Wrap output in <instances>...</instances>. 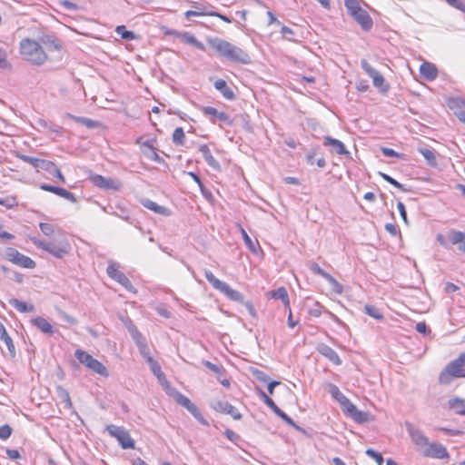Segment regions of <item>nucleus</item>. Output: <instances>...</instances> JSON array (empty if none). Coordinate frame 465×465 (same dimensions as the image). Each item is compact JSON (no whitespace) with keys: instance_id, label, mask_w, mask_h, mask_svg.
<instances>
[{"instance_id":"6e6552de","label":"nucleus","mask_w":465,"mask_h":465,"mask_svg":"<svg viewBox=\"0 0 465 465\" xmlns=\"http://www.w3.org/2000/svg\"><path fill=\"white\" fill-rule=\"evenodd\" d=\"M5 259L22 268L34 269L36 265L34 260L19 252L15 248H7L5 250Z\"/></svg>"},{"instance_id":"a18cd8bd","label":"nucleus","mask_w":465,"mask_h":465,"mask_svg":"<svg viewBox=\"0 0 465 465\" xmlns=\"http://www.w3.org/2000/svg\"><path fill=\"white\" fill-rule=\"evenodd\" d=\"M259 394L262 398L264 403L268 407H270L274 412H276V411L279 410V408L275 405L273 401L268 395H266V393L263 391L259 390Z\"/></svg>"},{"instance_id":"bb28decb","label":"nucleus","mask_w":465,"mask_h":465,"mask_svg":"<svg viewBox=\"0 0 465 465\" xmlns=\"http://www.w3.org/2000/svg\"><path fill=\"white\" fill-rule=\"evenodd\" d=\"M447 406L450 410H453L455 413L465 416V400L452 398L448 401Z\"/></svg>"},{"instance_id":"a211bd4d","label":"nucleus","mask_w":465,"mask_h":465,"mask_svg":"<svg viewBox=\"0 0 465 465\" xmlns=\"http://www.w3.org/2000/svg\"><path fill=\"white\" fill-rule=\"evenodd\" d=\"M106 272L112 279L121 283L124 288H128L130 282L120 271L119 266L116 263H110L107 266Z\"/></svg>"},{"instance_id":"72a5a7b5","label":"nucleus","mask_w":465,"mask_h":465,"mask_svg":"<svg viewBox=\"0 0 465 465\" xmlns=\"http://www.w3.org/2000/svg\"><path fill=\"white\" fill-rule=\"evenodd\" d=\"M172 139L176 145L183 146L185 144L186 137L183 127H176L174 129Z\"/></svg>"},{"instance_id":"37998d69","label":"nucleus","mask_w":465,"mask_h":465,"mask_svg":"<svg viewBox=\"0 0 465 465\" xmlns=\"http://www.w3.org/2000/svg\"><path fill=\"white\" fill-rule=\"evenodd\" d=\"M208 10L206 8V6L204 5H202V7H199V10L198 11H193V10H188L184 13V15L186 18H190L192 16H208Z\"/></svg>"},{"instance_id":"39448f33","label":"nucleus","mask_w":465,"mask_h":465,"mask_svg":"<svg viewBox=\"0 0 465 465\" xmlns=\"http://www.w3.org/2000/svg\"><path fill=\"white\" fill-rule=\"evenodd\" d=\"M20 159L27 163H30L34 167L40 168L50 173L55 176L61 183H66L64 175L54 162L28 155H20Z\"/></svg>"},{"instance_id":"2f4dec72","label":"nucleus","mask_w":465,"mask_h":465,"mask_svg":"<svg viewBox=\"0 0 465 465\" xmlns=\"http://www.w3.org/2000/svg\"><path fill=\"white\" fill-rule=\"evenodd\" d=\"M10 304L20 312H32L34 311V305L29 304L25 302L19 301L17 299H11Z\"/></svg>"},{"instance_id":"338daca9","label":"nucleus","mask_w":465,"mask_h":465,"mask_svg":"<svg viewBox=\"0 0 465 465\" xmlns=\"http://www.w3.org/2000/svg\"><path fill=\"white\" fill-rule=\"evenodd\" d=\"M362 67L363 69L365 70V72L368 74V75L370 77H371L372 75H374V74H376L378 71H376L375 69H373L367 62H362Z\"/></svg>"},{"instance_id":"473e14b6","label":"nucleus","mask_w":465,"mask_h":465,"mask_svg":"<svg viewBox=\"0 0 465 465\" xmlns=\"http://www.w3.org/2000/svg\"><path fill=\"white\" fill-rule=\"evenodd\" d=\"M148 364L150 365L151 371L156 376L159 381H162V380H164V373L162 371V368L160 364L153 359V357H148Z\"/></svg>"},{"instance_id":"69168bd1","label":"nucleus","mask_w":465,"mask_h":465,"mask_svg":"<svg viewBox=\"0 0 465 465\" xmlns=\"http://www.w3.org/2000/svg\"><path fill=\"white\" fill-rule=\"evenodd\" d=\"M0 238L4 240H13L15 236L5 231L3 225L0 224Z\"/></svg>"},{"instance_id":"f704fd0d","label":"nucleus","mask_w":465,"mask_h":465,"mask_svg":"<svg viewBox=\"0 0 465 465\" xmlns=\"http://www.w3.org/2000/svg\"><path fill=\"white\" fill-rule=\"evenodd\" d=\"M205 277L213 288L220 291H228L226 285L219 281L211 272H205Z\"/></svg>"},{"instance_id":"c85d7f7f","label":"nucleus","mask_w":465,"mask_h":465,"mask_svg":"<svg viewBox=\"0 0 465 465\" xmlns=\"http://www.w3.org/2000/svg\"><path fill=\"white\" fill-rule=\"evenodd\" d=\"M0 340L5 342L9 352L14 355L15 353V347L12 338L8 335L5 326L0 322Z\"/></svg>"},{"instance_id":"bf43d9fd","label":"nucleus","mask_w":465,"mask_h":465,"mask_svg":"<svg viewBox=\"0 0 465 465\" xmlns=\"http://www.w3.org/2000/svg\"><path fill=\"white\" fill-rule=\"evenodd\" d=\"M272 298L281 299L286 306H289V299L287 292H272Z\"/></svg>"},{"instance_id":"0eeeda50","label":"nucleus","mask_w":465,"mask_h":465,"mask_svg":"<svg viewBox=\"0 0 465 465\" xmlns=\"http://www.w3.org/2000/svg\"><path fill=\"white\" fill-rule=\"evenodd\" d=\"M340 403L343 413L358 423H364L370 420L368 413L359 411L356 406L347 398L341 397Z\"/></svg>"},{"instance_id":"412c9836","label":"nucleus","mask_w":465,"mask_h":465,"mask_svg":"<svg viewBox=\"0 0 465 465\" xmlns=\"http://www.w3.org/2000/svg\"><path fill=\"white\" fill-rule=\"evenodd\" d=\"M319 353L327 358L334 365H341V360L337 354V352L326 344H320L317 348Z\"/></svg>"},{"instance_id":"774afa93","label":"nucleus","mask_w":465,"mask_h":465,"mask_svg":"<svg viewBox=\"0 0 465 465\" xmlns=\"http://www.w3.org/2000/svg\"><path fill=\"white\" fill-rule=\"evenodd\" d=\"M362 67L363 69L365 70V72L368 74V75L370 77H371L372 75H374V74H376L378 71H376L375 69H373L367 62H362Z\"/></svg>"},{"instance_id":"aec40b11","label":"nucleus","mask_w":465,"mask_h":465,"mask_svg":"<svg viewBox=\"0 0 465 465\" xmlns=\"http://www.w3.org/2000/svg\"><path fill=\"white\" fill-rule=\"evenodd\" d=\"M141 203L143 207L157 214L163 216H170L172 214V211L169 208L159 205L156 203L153 202L152 200L143 199L141 200Z\"/></svg>"},{"instance_id":"f3484780","label":"nucleus","mask_w":465,"mask_h":465,"mask_svg":"<svg viewBox=\"0 0 465 465\" xmlns=\"http://www.w3.org/2000/svg\"><path fill=\"white\" fill-rule=\"evenodd\" d=\"M40 189L43 191H45V192L54 193L60 197L66 199L67 201H69L71 203H74L77 202V199L74 196V194L63 187H57V186L50 185L47 183H42L40 185Z\"/></svg>"},{"instance_id":"4c0bfd02","label":"nucleus","mask_w":465,"mask_h":465,"mask_svg":"<svg viewBox=\"0 0 465 465\" xmlns=\"http://www.w3.org/2000/svg\"><path fill=\"white\" fill-rule=\"evenodd\" d=\"M17 198L15 195H7L5 197H0V205L5 206L7 209L17 206Z\"/></svg>"},{"instance_id":"680f3d73","label":"nucleus","mask_w":465,"mask_h":465,"mask_svg":"<svg viewBox=\"0 0 465 465\" xmlns=\"http://www.w3.org/2000/svg\"><path fill=\"white\" fill-rule=\"evenodd\" d=\"M275 413L279 417H281L286 423H288L290 425H294L293 420L286 413H284L282 411H281L280 409L277 410Z\"/></svg>"},{"instance_id":"603ef678","label":"nucleus","mask_w":465,"mask_h":465,"mask_svg":"<svg viewBox=\"0 0 465 465\" xmlns=\"http://www.w3.org/2000/svg\"><path fill=\"white\" fill-rule=\"evenodd\" d=\"M415 329L419 333H421L423 335H427L430 332V328L424 322H418L415 326Z\"/></svg>"},{"instance_id":"c756f323","label":"nucleus","mask_w":465,"mask_h":465,"mask_svg":"<svg viewBox=\"0 0 465 465\" xmlns=\"http://www.w3.org/2000/svg\"><path fill=\"white\" fill-rule=\"evenodd\" d=\"M462 104H465V103L459 100H453L449 105L451 109H456L454 111L455 115L460 122L465 124V106Z\"/></svg>"},{"instance_id":"7c9ffc66","label":"nucleus","mask_w":465,"mask_h":465,"mask_svg":"<svg viewBox=\"0 0 465 465\" xmlns=\"http://www.w3.org/2000/svg\"><path fill=\"white\" fill-rule=\"evenodd\" d=\"M240 232H241V234L242 236V239L246 244V246L248 247V249L253 252V253H258V252L261 250L260 248V245L258 243V242H253L250 236L248 235V233L246 232V231L240 226Z\"/></svg>"},{"instance_id":"a19ab883","label":"nucleus","mask_w":465,"mask_h":465,"mask_svg":"<svg viewBox=\"0 0 465 465\" xmlns=\"http://www.w3.org/2000/svg\"><path fill=\"white\" fill-rule=\"evenodd\" d=\"M129 331L137 346L146 341L143 335L135 326L133 325L131 328H129Z\"/></svg>"},{"instance_id":"6ab92c4d","label":"nucleus","mask_w":465,"mask_h":465,"mask_svg":"<svg viewBox=\"0 0 465 465\" xmlns=\"http://www.w3.org/2000/svg\"><path fill=\"white\" fill-rule=\"evenodd\" d=\"M420 75L427 81H433L438 76L436 65L430 62H423L420 66Z\"/></svg>"},{"instance_id":"9b49d317","label":"nucleus","mask_w":465,"mask_h":465,"mask_svg":"<svg viewBox=\"0 0 465 465\" xmlns=\"http://www.w3.org/2000/svg\"><path fill=\"white\" fill-rule=\"evenodd\" d=\"M90 182L96 187L107 191H119L122 183L118 179L104 177L101 174H93L89 177Z\"/></svg>"},{"instance_id":"09e8293b","label":"nucleus","mask_w":465,"mask_h":465,"mask_svg":"<svg viewBox=\"0 0 465 465\" xmlns=\"http://www.w3.org/2000/svg\"><path fill=\"white\" fill-rule=\"evenodd\" d=\"M12 434V428L7 425V424H5V425H2L0 426V439L1 440H7Z\"/></svg>"},{"instance_id":"ea45409f","label":"nucleus","mask_w":465,"mask_h":465,"mask_svg":"<svg viewBox=\"0 0 465 465\" xmlns=\"http://www.w3.org/2000/svg\"><path fill=\"white\" fill-rule=\"evenodd\" d=\"M72 118L88 128H95L99 126V123L89 118L72 116Z\"/></svg>"},{"instance_id":"7ed1b4c3","label":"nucleus","mask_w":465,"mask_h":465,"mask_svg":"<svg viewBox=\"0 0 465 465\" xmlns=\"http://www.w3.org/2000/svg\"><path fill=\"white\" fill-rule=\"evenodd\" d=\"M211 46L217 54L232 62L247 63L248 54L240 47L231 44L228 41L215 38L210 41Z\"/></svg>"},{"instance_id":"58836bf2","label":"nucleus","mask_w":465,"mask_h":465,"mask_svg":"<svg viewBox=\"0 0 465 465\" xmlns=\"http://www.w3.org/2000/svg\"><path fill=\"white\" fill-rule=\"evenodd\" d=\"M115 32L123 38L126 40H134L136 38L135 35L132 31H128L124 25H118L115 28Z\"/></svg>"},{"instance_id":"49530a36","label":"nucleus","mask_w":465,"mask_h":465,"mask_svg":"<svg viewBox=\"0 0 465 465\" xmlns=\"http://www.w3.org/2000/svg\"><path fill=\"white\" fill-rule=\"evenodd\" d=\"M366 454L369 457L372 458L377 462L378 465H382L383 464L384 460H383V457H382V455L381 453L375 451L372 449H368L366 450Z\"/></svg>"},{"instance_id":"c9c22d12","label":"nucleus","mask_w":465,"mask_h":465,"mask_svg":"<svg viewBox=\"0 0 465 465\" xmlns=\"http://www.w3.org/2000/svg\"><path fill=\"white\" fill-rule=\"evenodd\" d=\"M180 38H182L187 44L194 45L196 48H198L200 50L205 49V46L203 45V43L198 41L193 35H192L188 33H181Z\"/></svg>"},{"instance_id":"423d86ee","label":"nucleus","mask_w":465,"mask_h":465,"mask_svg":"<svg viewBox=\"0 0 465 465\" xmlns=\"http://www.w3.org/2000/svg\"><path fill=\"white\" fill-rule=\"evenodd\" d=\"M74 356L82 364H84L86 368L90 369L94 372L103 377L109 376L107 368L101 361L93 358V356L85 351L77 349L74 352Z\"/></svg>"},{"instance_id":"f257e3e1","label":"nucleus","mask_w":465,"mask_h":465,"mask_svg":"<svg viewBox=\"0 0 465 465\" xmlns=\"http://www.w3.org/2000/svg\"><path fill=\"white\" fill-rule=\"evenodd\" d=\"M61 45L50 35L42 36L39 41L32 38H24L19 44V52L22 57L30 64L41 65L48 60V53L60 51Z\"/></svg>"},{"instance_id":"1a4fd4ad","label":"nucleus","mask_w":465,"mask_h":465,"mask_svg":"<svg viewBox=\"0 0 465 465\" xmlns=\"http://www.w3.org/2000/svg\"><path fill=\"white\" fill-rule=\"evenodd\" d=\"M173 398L176 401L177 404L185 408L196 420H198L202 424L208 426L207 420L202 415L198 407L191 401V400L182 394L179 391H173Z\"/></svg>"},{"instance_id":"393cba45","label":"nucleus","mask_w":465,"mask_h":465,"mask_svg":"<svg viewBox=\"0 0 465 465\" xmlns=\"http://www.w3.org/2000/svg\"><path fill=\"white\" fill-rule=\"evenodd\" d=\"M323 144L326 146H331L338 154L348 153V151L346 150L344 144L341 141L331 138L330 136L324 137Z\"/></svg>"},{"instance_id":"864d4df0","label":"nucleus","mask_w":465,"mask_h":465,"mask_svg":"<svg viewBox=\"0 0 465 465\" xmlns=\"http://www.w3.org/2000/svg\"><path fill=\"white\" fill-rule=\"evenodd\" d=\"M381 176L386 181L388 182L389 183H391V185H393L394 187L398 188V189H401V190H403V187H402V184H401L399 182H397L395 179H393L392 177H391L390 175L386 174V173H381Z\"/></svg>"},{"instance_id":"79ce46f5","label":"nucleus","mask_w":465,"mask_h":465,"mask_svg":"<svg viewBox=\"0 0 465 465\" xmlns=\"http://www.w3.org/2000/svg\"><path fill=\"white\" fill-rule=\"evenodd\" d=\"M364 311L368 315L373 317L374 319L381 320L383 318L380 310L373 305H370V304L365 305Z\"/></svg>"},{"instance_id":"b1692460","label":"nucleus","mask_w":465,"mask_h":465,"mask_svg":"<svg viewBox=\"0 0 465 465\" xmlns=\"http://www.w3.org/2000/svg\"><path fill=\"white\" fill-rule=\"evenodd\" d=\"M199 151L203 154V157L204 158L205 162L210 165L211 167L214 169L220 168L219 162L213 157V155L211 153V150L207 144H202L199 147Z\"/></svg>"},{"instance_id":"de8ad7c7","label":"nucleus","mask_w":465,"mask_h":465,"mask_svg":"<svg viewBox=\"0 0 465 465\" xmlns=\"http://www.w3.org/2000/svg\"><path fill=\"white\" fill-rule=\"evenodd\" d=\"M10 67H11V64L7 60L6 51L0 47V68L7 69Z\"/></svg>"},{"instance_id":"4468645a","label":"nucleus","mask_w":465,"mask_h":465,"mask_svg":"<svg viewBox=\"0 0 465 465\" xmlns=\"http://www.w3.org/2000/svg\"><path fill=\"white\" fill-rule=\"evenodd\" d=\"M212 407L218 413L230 415L236 420H241L242 417L241 412L234 406L225 401H217Z\"/></svg>"},{"instance_id":"9d476101","label":"nucleus","mask_w":465,"mask_h":465,"mask_svg":"<svg viewBox=\"0 0 465 465\" xmlns=\"http://www.w3.org/2000/svg\"><path fill=\"white\" fill-rule=\"evenodd\" d=\"M106 430L112 437L118 440L123 449H134L135 442L125 429L115 425H108Z\"/></svg>"},{"instance_id":"5701e85b","label":"nucleus","mask_w":465,"mask_h":465,"mask_svg":"<svg viewBox=\"0 0 465 465\" xmlns=\"http://www.w3.org/2000/svg\"><path fill=\"white\" fill-rule=\"evenodd\" d=\"M214 87L223 95L227 100H233L235 94L233 91L228 86L227 83L223 79H217L214 82Z\"/></svg>"},{"instance_id":"6e6d98bb","label":"nucleus","mask_w":465,"mask_h":465,"mask_svg":"<svg viewBox=\"0 0 465 465\" xmlns=\"http://www.w3.org/2000/svg\"><path fill=\"white\" fill-rule=\"evenodd\" d=\"M139 351L143 355V357L148 361V357H152L150 354V350L148 345L146 344V341L138 345Z\"/></svg>"},{"instance_id":"20e7f679","label":"nucleus","mask_w":465,"mask_h":465,"mask_svg":"<svg viewBox=\"0 0 465 465\" xmlns=\"http://www.w3.org/2000/svg\"><path fill=\"white\" fill-rule=\"evenodd\" d=\"M345 7L348 13L364 30H370L372 26V19L366 10L361 8L360 0H345Z\"/></svg>"},{"instance_id":"0e129e2a","label":"nucleus","mask_w":465,"mask_h":465,"mask_svg":"<svg viewBox=\"0 0 465 465\" xmlns=\"http://www.w3.org/2000/svg\"><path fill=\"white\" fill-rule=\"evenodd\" d=\"M385 229L390 234L393 236L397 235L400 232L397 226L394 223H387L385 225Z\"/></svg>"},{"instance_id":"e433bc0d","label":"nucleus","mask_w":465,"mask_h":465,"mask_svg":"<svg viewBox=\"0 0 465 465\" xmlns=\"http://www.w3.org/2000/svg\"><path fill=\"white\" fill-rule=\"evenodd\" d=\"M39 227L41 232L49 238L55 236V234L57 233L55 227L52 223H40Z\"/></svg>"},{"instance_id":"052dcab7","label":"nucleus","mask_w":465,"mask_h":465,"mask_svg":"<svg viewBox=\"0 0 465 465\" xmlns=\"http://www.w3.org/2000/svg\"><path fill=\"white\" fill-rule=\"evenodd\" d=\"M281 32L282 36L288 40H291V36L294 35L293 31L290 27L285 25L282 26Z\"/></svg>"},{"instance_id":"13d9d810","label":"nucleus","mask_w":465,"mask_h":465,"mask_svg":"<svg viewBox=\"0 0 465 465\" xmlns=\"http://www.w3.org/2000/svg\"><path fill=\"white\" fill-rule=\"evenodd\" d=\"M397 208H398V210L400 212V214H401L402 220L404 221L405 223H408V219H407V213H406V209H405L404 203H401V202H399L397 203Z\"/></svg>"},{"instance_id":"4be33fe9","label":"nucleus","mask_w":465,"mask_h":465,"mask_svg":"<svg viewBox=\"0 0 465 465\" xmlns=\"http://www.w3.org/2000/svg\"><path fill=\"white\" fill-rule=\"evenodd\" d=\"M448 240L451 244H459L458 249L465 252V233L462 232L451 230L447 233Z\"/></svg>"},{"instance_id":"f03ea898","label":"nucleus","mask_w":465,"mask_h":465,"mask_svg":"<svg viewBox=\"0 0 465 465\" xmlns=\"http://www.w3.org/2000/svg\"><path fill=\"white\" fill-rule=\"evenodd\" d=\"M30 240L39 249L59 259L68 254L71 250V245L67 238L64 233L59 230H57L55 236L50 238L49 241H43L36 237H31Z\"/></svg>"},{"instance_id":"a878e982","label":"nucleus","mask_w":465,"mask_h":465,"mask_svg":"<svg viewBox=\"0 0 465 465\" xmlns=\"http://www.w3.org/2000/svg\"><path fill=\"white\" fill-rule=\"evenodd\" d=\"M31 322L34 326H35L37 329H39L44 333H46V334L54 333L53 326L48 322L47 320H45L43 317H35L31 320Z\"/></svg>"},{"instance_id":"cd10ccee","label":"nucleus","mask_w":465,"mask_h":465,"mask_svg":"<svg viewBox=\"0 0 465 465\" xmlns=\"http://www.w3.org/2000/svg\"><path fill=\"white\" fill-rule=\"evenodd\" d=\"M420 153L424 157V159L427 161L428 164L430 166H436L437 165V152L433 149H429L426 147H420L419 148Z\"/></svg>"},{"instance_id":"e2e57ef3","label":"nucleus","mask_w":465,"mask_h":465,"mask_svg":"<svg viewBox=\"0 0 465 465\" xmlns=\"http://www.w3.org/2000/svg\"><path fill=\"white\" fill-rule=\"evenodd\" d=\"M208 16H213V17H218L220 18L221 20H223V22L225 23H231V19L228 18L227 16L220 14V13H217V12H214V11H209L208 12Z\"/></svg>"},{"instance_id":"c03bdc74","label":"nucleus","mask_w":465,"mask_h":465,"mask_svg":"<svg viewBox=\"0 0 465 465\" xmlns=\"http://www.w3.org/2000/svg\"><path fill=\"white\" fill-rule=\"evenodd\" d=\"M204 365L212 371H213L214 373H216L219 376H224V373H225V370L223 366H219V365H216V364H213L210 361H205L204 362Z\"/></svg>"},{"instance_id":"3c124183","label":"nucleus","mask_w":465,"mask_h":465,"mask_svg":"<svg viewBox=\"0 0 465 465\" xmlns=\"http://www.w3.org/2000/svg\"><path fill=\"white\" fill-rule=\"evenodd\" d=\"M161 385L163 386V390L166 391V393L173 398V391H178L176 389L171 386V383L166 380V377H164V380H162V381H159Z\"/></svg>"},{"instance_id":"2eb2a0df","label":"nucleus","mask_w":465,"mask_h":465,"mask_svg":"<svg viewBox=\"0 0 465 465\" xmlns=\"http://www.w3.org/2000/svg\"><path fill=\"white\" fill-rule=\"evenodd\" d=\"M201 111L204 115L210 117V120L213 124H215L218 120L230 125L232 124V120L225 112H220L213 106H203L201 108Z\"/></svg>"},{"instance_id":"5fc2aeb1","label":"nucleus","mask_w":465,"mask_h":465,"mask_svg":"<svg viewBox=\"0 0 465 465\" xmlns=\"http://www.w3.org/2000/svg\"><path fill=\"white\" fill-rule=\"evenodd\" d=\"M371 78L374 86L379 88H381L385 82L383 76L379 72L374 74V75H372Z\"/></svg>"},{"instance_id":"4d7b16f0","label":"nucleus","mask_w":465,"mask_h":465,"mask_svg":"<svg viewBox=\"0 0 465 465\" xmlns=\"http://www.w3.org/2000/svg\"><path fill=\"white\" fill-rule=\"evenodd\" d=\"M381 152L382 153L385 155V156H388V157H397V158H402L401 157V154L395 152L393 149L391 148H381Z\"/></svg>"},{"instance_id":"ddd939ff","label":"nucleus","mask_w":465,"mask_h":465,"mask_svg":"<svg viewBox=\"0 0 465 465\" xmlns=\"http://www.w3.org/2000/svg\"><path fill=\"white\" fill-rule=\"evenodd\" d=\"M425 444L424 456L434 459H448L450 457L447 449L440 443L430 442L426 437H422Z\"/></svg>"},{"instance_id":"8fccbe9b","label":"nucleus","mask_w":465,"mask_h":465,"mask_svg":"<svg viewBox=\"0 0 465 465\" xmlns=\"http://www.w3.org/2000/svg\"><path fill=\"white\" fill-rule=\"evenodd\" d=\"M330 392L331 396L339 402H341V397H346L344 394L341 392L339 388L336 385H331L330 389Z\"/></svg>"},{"instance_id":"dca6fc26","label":"nucleus","mask_w":465,"mask_h":465,"mask_svg":"<svg viewBox=\"0 0 465 465\" xmlns=\"http://www.w3.org/2000/svg\"><path fill=\"white\" fill-rule=\"evenodd\" d=\"M154 140H148L145 142H141V138L136 140V143L141 145L142 152L147 155L151 160L156 163L163 162L162 157L158 154L157 150L154 146Z\"/></svg>"},{"instance_id":"f8f14e48","label":"nucleus","mask_w":465,"mask_h":465,"mask_svg":"<svg viewBox=\"0 0 465 465\" xmlns=\"http://www.w3.org/2000/svg\"><path fill=\"white\" fill-rule=\"evenodd\" d=\"M450 377H463L465 378V369H463V360L451 361L445 371L440 375V381L441 383H448Z\"/></svg>"}]
</instances>
